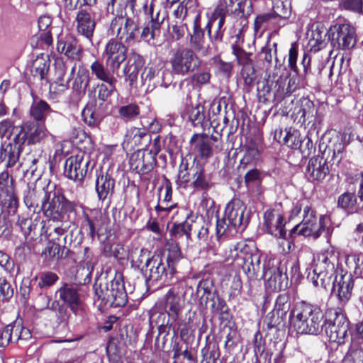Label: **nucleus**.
Masks as SVG:
<instances>
[{
	"mask_svg": "<svg viewBox=\"0 0 363 363\" xmlns=\"http://www.w3.org/2000/svg\"><path fill=\"white\" fill-rule=\"evenodd\" d=\"M301 141L300 133L295 129L289 128L283 137L284 144L292 149H298Z\"/></svg>",
	"mask_w": 363,
	"mask_h": 363,
	"instance_id": "obj_62",
	"label": "nucleus"
},
{
	"mask_svg": "<svg viewBox=\"0 0 363 363\" xmlns=\"http://www.w3.org/2000/svg\"><path fill=\"white\" fill-rule=\"evenodd\" d=\"M277 43L268 42L264 46L259 53L261 60H264L268 65H270L274 57L277 58Z\"/></svg>",
	"mask_w": 363,
	"mask_h": 363,
	"instance_id": "obj_61",
	"label": "nucleus"
},
{
	"mask_svg": "<svg viewBox=\"0 0 363 363\" xmlns=\"http://www.w3.org/2000/svg\"><path fill=\"white\" fill-rule=\"evenodd\" d=\"M318 131L316 128H311L308 131V134L304 138L301 139L298 149L305 156H309L315 150V143L318 140Z\"/></svg>",
	"mask_w": 363,
	"mask_h": 363,
	"instance_id": "obj_44",
	"label": "nucleus"
},
{
	"mask_svg": "<svg viewBox=\"0 0 363 363\" xmlns=\"http://www.w3.org/2000/svg\"><path fill=\"white\" fill-rule=\"evenodd\" d=\"M272 10L276 18L279 19L278 23L281 24L291 16V4L289 0H273Z\"/></svg>",
	"mask_w": 363,
	"mask_h": 363,
	"instance_id": "obj_48",
	"label": "nucleus"
},
{
	"mask_svg": "<svg viewBox=\"0 0 363 363\" xmlns=\"http://www.w3.org/2000/svg\"><path fill=\"white\" fill-rule=\"evenodd\" d=\"M289 320L298 333L318 335L323 331L325 315L319 306L301 301L294 305Z\"/></svg>",
	"mask_w": 363,
	"mask_h": 363,
	"instance_id": "obj_1",
	"label": "nucleus"
},
{
	"mask_svg": "<svg viewBox=\"0 0 363 363\" xmlns=\"http://www.w3.org/2000/svg\"><path fill=\"white\" fill-rule=\"evenodd\" d=\"M96 301L100 306L109 307H122L128 301L122 275L116 274L114 278L108 280L106 277L99 279L94 284Z\"/></svg>",
	"mask_w": 363,
	"mask_h": 363,
	"instance_id": "obj_5",
	"label": "nucleus"
},
{
	"mask_svg": "<svg viewBox=\"0 0 363 363\" xmlns=\"http://www.w3.org/2000/svg\"><path fill=\"white\" fill-rule=\"evenodd\" d=\"M313 274L308 275L313 284L327 289L330 286L332 277L342 269L339 264V254L333 247L317 254L314 257Z\"/></svg>",
	"mask_w": 363,
	"mask_h": 363,
	"instance_id": "obj_3",
	"label": "nucleus"
},
{
	"mask_svg": "<svg viewBox=\"0 0 363 363\" xmlns=\"http://www.w3.org/2000/svg\"><path fill=\"white\" fill-rule=\"evenodd\" d=\"M164 78V71L161 72L153 67H145L141 74L142 84L147 91H152L158 86L167 87L169 83L165 82Z\"/></svg>",
	"mask_w": 363,
	"mask_h": 363,
	"instance_id": "obj_26",
	"label": "nucleus"
},
{
	"mask_svg": "<svg viewBox=\"0 0 363 363\" xmlns=\"http://www.w3.org/2000/svg\"><path fill=\"white\" fill-rule=\"evenodd\" d=\"M107 67H105L104 64L99 60H95L91 63L90 69L91 74L96 77V79L104 82H112L117 81L114 77V73L118 69H114L111 65L107 64Z\"/></svg>",
	"mask_w": 363,
	"mask_h": 363,
	"instance_id": "obj_38",
	"label": "nucleus"
},
{
	"mask_svg": "<svg viewBox=\"0 0 363 363\" xmlns=\"http://www.w3.org/2000/svg\"><path fill=\"white\" fill-rule=\"evenodd\" d=\"M49 134L45 123L27 121L20 127L19 132L15 135V140L23 145H35L43 143Z\"/></svg>",
	"mask_w": 363,
	"mask_h": 363,
	"instance_id": "obj_12",
	"label": "nucleus"
},
{
	"mask_svg": "<svg viewBox=\"0 0 363 363\" xmlns=\"http://www.w3.org/2000/svg\"><path fill=\"white\" fill-rule=\"evenodd\" d=\"M315 113H316V109L313 102L308 99H303L297 112V114L300 116V121L302 120V123L310 121L314 117Z\"/></svg>",
	"mask_w": 363,
	"mask_h": 363,
	"instance_id": "obj_51",
	"label": "nucleus"
},
{
	"mask_svg": "<svg viewBox=\"0 0 363 363\" xmlns=\"http://www.w3.org/2000/svg\"><path fill=\"white\" fill-rule=\"evenodd\" d=\"M157 315V319L155 320L156 323L158 325V333L159 335H164V337H167L170 330H172L174 336L179 334V335L182 337L188 333L189 328L175 323V327L174 323L170 321V318H167L166 320V314L164 313H155L152 315V318Z\"/></svg>",
	"mask_w": 363,
	"mask_h": 363,
	"instance_id": "obj_32",
	"label": "nucleus"
},
{
	"mask_svg": "<svg viewBox=\"0 0 363 363\" xmlns=\"http://www.w3.org/2000/svg\"><path fill=\"white\" fill-rule=\"evenodd\" d=\"M324 220L323 216H320L318 220L315 212L306 203L303 206L302 221L295 225L290 233L305 237L312 236L315 239L318 238L325 229Z\"/></svg>",
	"mask_w": 363,
	"mask_h": 363,
	"instance_id": "obj_9",
	"label": "nucleus"
},
{
	"mask_svg": "<svg viewBox=\"0 0 363 363\" xmlns=\"http://www.w3.org/2000/svg\"><path fill=\"white\" fill-rule=\"evenodd\" d=\"M284 268L283 262L273 264L267 269L264 266L263 277L269 282L270 285H274L275 289L281 288L284 280H288V270L286 269V271H284Z\"/></svg>",
	"mask_w": 363,
	"mask_h": 363,
	"instance_id": "obj_36",
	"label": "nucleus"
},
{
	"mask_svg": "<svg viewBox=\"0 0 363 363\" xmlns=\"http://www.w3.org/2000/svg\"><path fill=\"white\" fill-rule=\"evenodd\" d=\"M131 21V18H124L123 16H116L111 21L110 30L113 35H116V40H125Z\"/></svg>",
	"mask_w": 363,
	"mask_h": 363,
	"instance_id": "obj_39",
	"label": "nucleus"
},
{
	"mask_svg": "<svg viewBox=\"0 0 363 363\" xmlns=\"http://www.w3.org/2000/svg\"><path fill=\"white\" fill-rule=\"evenodd\" d=\"M264 220L269 234L279 238L286 237V222L281 213L274 211H267L264 214Z\"/></svg>",
	"mask_w": 363,
	"mask_h": 363,
	"instance_id": "obj_23",
	"label": "nucleus"
},
{
	"mask_svg": "<svg viewBox=\"0 0 363 363\" xmlns=\"http://www.w3.org/2000/svg\"><path fill=\"white\" fill-rule=\"evenodd\" d=\"M57 50L73 60H79L82 56V48L76 38L71 35L58 38Z\"/></svg>",
	"mask_w": 363,
	"mask_h": 363,
	"instance_id": "obj_28",
	"label": "nucleus"
},
{
	"mask_svg": "<svg viewBox=\"0 0 363 363\" xmlns=\"http://www.w3.org/2000/svg\"><path fill=\"white\" fill-rule=\"evenodd\" d=\"M54 114L55 118H61L62 114L53 111L50 106L44 100L34 99L29 110L30 116L38 123H44L47 116Z\"/></svg>",
	"mask_w": 363,
	"mask_h": 363,
	"instance_id": "obj_34",
	"label": "nucleus"
},
{
	"mask_svg": "<svg viewBox=\"0 0 363 363\" xmlns=\"http://www.w3.org/2000/svg\"><path fill=\"white\" fill-rule=\"evenodd\" d=\"M127 57V61L123 68V73L125 80L130 87H133L137 82L139 72L143 67L145 61L143 57L134 49L130 50Z\"/></svg>",
	"mask_w": 363,
	"mask_h": 363,
	"instance_id": "obj_20",
	"label": "nucleus"
},
{
	"mask_svg": "<svg viewBox=\"0 0 363 363\" xmlns=\"http://www.w3.org/2000/svg\"><path fill=\"white\" fill-rule=\"evenodd\" d=\"M201 62V60L194 51L189 48H181L173 50L169 59L172 72L182 76H185L197 69Z\"/></svg>",
	"mask_w": 363,
	"mask_h": 363,
	"instance_id": "obj_7",
	"label": "nucleus"
},
{
	"mask_svg": "<svg viewBox=\"0 0 363 363\" xmlns=\"http://www.w3.org/2000/svg\"><path fill=\"white\" fill-rule=\"evenodd\" d=\"M250 220L246 206L238 199H233L225 206L223 218H217L216 235L218 242L223 236L233 235L239 230L242 231Z\"/></svg>",
	"mask_w": 363,
	"mask_h": 363,
	"instance_id": "obj_2",
	"label": "nucleus"
},
{
	"mask_svg": "<svg viewBox=\"0 0 363 363\" xmlns=\"http://www.w3.org/2000/svg\"><path fill=\"white\" fill-rule=\"evenodd\" d=\"M206 302H209V308L213 313L218 314L220 318L223 320H228L230 317L229 309L225 301L218 295V292L206 298Z\"/></svg>",
	"mask_w": 363,
	"mask_h": 363,
	"instance_id": "obj_40",
	"label": "nucleus"
},
{
	"mask_svg": "<svg viewBox=\"0 0 363 363\" xmlns=\"http://www.w3.org/2000/svg\"><path fill=\"white\" fill-rule=\"evenodd\" d=\"M233 54L235 56L238 63L242 66V67H245L247 66L253 65L252 60L251 59V52H247L242 48H240L238 45H233L232 46Z\"/></svg>",
	"mask_w": 363,
	"mask_h": 363,
	"instance_id": "obj_59",
	"label": "nucleus"
},
{
	"mask_svg": "<svg viewBox=\"0 0 363 363\" xmlns=\"http://www.w3.org/2000/svg\"><path fill=\"white\" fill-rule=\"evenodd\" d=\"M323 331L330 341L344 344L348 337L350 321L340 308H329L325 313Z\"/></svg>",
	"mask_w": 363,
	"mask_h": 363,
	"instance_id": "obj_6",
	"label": "nucleus"
},
{
	"mask_svg": "<svg viewBox=\"0 0 363 363\" xmlns=\"http://www.w3.org/2000/svg\"><path fill=\"white\" fill-rule=\"evenodd\" d=\"M232 252H235V256L238 260L244 261L245 258H249L259 252L253 241H240L233 246L231 250Z\"/></svg>",
	"mask_w": 363,
	"mask_h": 363,
	"instance_id": "obj_42",
	"label": "nucleus"
},
{
	"mask_svg": "<svg viewBox=\"0 0 363 363\" xmlns=\"http://www.w3.org/2000/svg\"><path fill=\"white\" fill-rule=\"evenodd\" d=\"M190 144L197 157L205 160L212 157L214 149L208 135L195 133L190 139Z\"/></svg>",
	"mask_w": 363,
	"mask_h": 363,
	"instance_id": "obj_33",
	"label": "nucleus"
},
{
	"mask_svg": "<svg viewBox=\"0 0 363 363\" xmlns=\"http://www.w3.org/2000/svg\"><path fill=\"white\" fill-rule=\"evenodd\" d=\"M226 15L223 14V11L220 9H215L212 13V21L216 23V28L213 35L211 36V45L217 48L218 44L222 43L223 40Z\"/></svg>",
	"mask_w": 363,
	"mask_h": 363,
	"instance_id": "obj_37",
	"label": "nucleus"
},
{
	"mask_svg": "<svg viewBox=\"0 0 363 363\" xmlns=\"http://www.w3.org/2000/svg\"><path fill=\"white\" fill-rule=\"evenodd\" d=\"M143 9L145 13L150 16V20L143 28L140 36L149 45H154V40L160 35L161 26L166 16H161L160 11L154 13L152 4L150 6L145 4Z\"/></svg>",
	"mask_w": 363,
	"mask_h": 363,
	"instance_id": "obj_13",
	"label": "nucleus"
},
{
	"mask_svg": "<svg viewBox=\"0 0 363 363\" xmlns=\"http://www.w3.org/2000/svg\"><path fill=\"white\" fill-rule=\"evenodd\" d=\"M156 157L152 151L138 149L130 158V167L140 175L150 173L156 164Z\"/></svg>",
	"mask_w": 363,
	"mask_h": 363,
	"instance_id": "obj_15",
	"label": "nucleus"
},
{
	"mask_svg": "<svg viewBox=\"0 0 363 363\" xmlns=\"http://www.w3.org/2000/svg\"><path fill=\"white\" fill-rule=\"evenodd\" d=\"M76 65L72 62H65L58 60L55 64V82L59 86L60 91H64L69 88V82L74 76Z\"/></svg>",
	"mask_w": 363,
	"mask_h": 363,
	"instance_id": "obj_25",
	"label": "nucleus"
},
{
	"mask_svg": "<svg viewBox=\"0 0 363 363\" xmlns=\"http://www.w3.org/2000/svg\"><path fill=\"white\" fill-rule=\"evenodd\" d=\"M59 306V303L54 300L46 294L40 293L35 300V307L40 311L49 309L50 311H56Z\"/></svg>",
	"mask_w": 363,
	"mask_h": 363,
	"instance_id": "obj_53",
	"label": "nucleus"
},
{
	"mask_svg": "<svg viewBox=\"0 0 363 363\" xmlns=\"http://www.w3.org/2000/svg\"><path fill=\"white\" fill-rule=\"evenodd\" d=\"M77 31L92 43V38L96 28V21L86 9H81L76 16Z\"/></svg>",
	"mask_w": 363,
	"mask_h": 363,
	"instance_id": "obj_29",
	"label": "nucleus"
},
{
	"mask_svg": "<svg viewBox=\"0 0 363 363\" xmlns=\"http://www.w3.org/2000/svg\"><path fill=\"white\" fill-rule=\"evenodd\" d=\"M345 363H363V349L357 344H352L345 356Z\"/></svg>",
	"mask_w": 363,
	"mask_h": 363,
	"instance_id": "obj_57",
	"label": "nucleus"
},
{
	"mask_svg": "<svg viewBox=\"0 0 363 363\" xmlns=\"http://www.w3.org/2000/svg\"><path fill=\"white\" fill-rule=\"evenodd\" d=\"M143 274L147 283L155 281H164L167 277L169 267L167 268L162 257L159 255H155L148 259L145 262Z\"/></svg>",
	"mask_w": 363,
	"mask_h": 363,
	"instance_id": "obj_17",
	"label": "nucleus"
},
{
	"mask_svg": "<svg viewBox=\"0 0 363 363\" xmlns=\"http://www.w3.org/2000/svg\"><path fill=\"white\" fill-rule=\"evenodd\" d=\"M23 200L26 206L30 209L33 208V211L40 207L46 217L57 218L58 211L62 209V203L67 199L60 191L55 189H50L48 186L29 189L24 196Z\"/></svg>",
	"mask_w": 363,
	"mask_h": 363,
	"instance_id": "obj_4",
	"label": "nucleus"
},
{
	"mask_svg": "<svg viewBox=\"0 0 363 363\" xmlns=\"http://www.w3.org/2000/svg\"><path fill=\"white\" fill-rule=\"evenodd\" d=\"M89 164V161L84 160L82 155L71 156L65 162L64 174L66 177L81 184L88 171Z\"/></svg>",
	"mask_w": 363,
	"mask_h": 363,
	"instance_id": "obj_18",
	"label": "nucleus"
},
{
	"mask_svg": "<svg viewBox=\"0 0 363 363\" xmlns=\"http://www.w3.org/2000/svg\"><path fill=\"white\" fill-rule=\"evenodd\" d=\"M151 142V137L145 128L132 126L126 130L123 143V147L134 149L147 147Z\"/></svg>",
	"mask_w": 363,
	"mask_h": 363,
	"instance_id": "obj_21",
	"label": "nucleus"
},
{
	"mask_svg": "<svg viewBox=\"0 0 363 363\" xmlns=\"http://www.w3.org/2000/svg\"><path fill=\"white\" fill-rule=\"evenodd\" d=\"M62 204V209L58 211V218L47 217L48 219L47 225L45 227V233L48 236L57 239L59 242H60V238L64 237L68 228L72 227L71 222L64 221L65 216L67 215L69 218L70 214L76 213V204L74 202L67 199Z\"/></svg>",
	"mask_w": 363,
	"mask_h": 363,
	"instance_id": "obj_8",
	"label": "nucleus"
},
{
	"mask_svg": "<svg viewBox=\"0 0 363 363\" xmlns=\"http://www.w3.org/2000/svg\"><path fill=\"white\" fill-rule=\"evenodd\" d=\"M118 116L128 123L136 120L140 114V108L135 103L121 106L118 110Z\"/></svg>",
	"mask_w": 363,
	"mask_h": 363,
	"instance_id": "obj_49",
	"label": "nucleus"
},
{
	"mask_svg": "<svg viewBox=\"0 0 363 363\" xmlns=\"http://www.w3.org/2000/svg\"><path fill=\"white\" fill-rule=\"evenodd\" d=\"M167 264L169 267V274L172 275L176 272V264L182 259V252L178 245L173 242L167 244Z\"/></svg>",
	"mask_w": 363,
	"mask_h": 363,
	"instance_id": "obj_47",
	"label": "nucleus"
},
{
	"mask_svg": "<svg viewBox=\"0 0 363 363\" xmlns=\"http://www.w3.org/2000/svg\"><path fill=\"white\" fill-rule=\"evenodd\" d=\"M189 44L191 50L202 55H208L216 49L213 45H205L204 31L200 26V16H196L194 21L193 32L189 33Z\"/></svg>",
	"mask_w": 363,
	"mask_h": 363,
	"instance_id": "obj_22",
	"label": "nucleus"
},
{
	"mask_svg": "<svg viewBox=\"0 0 363 363\" xmlns=\"http://www.w3.org/2000/svg\"><path fill=\"white\" fill-rule=\"evenodd\" d=\"M216 292L217 291L214 287V284L212 279H204L199 281L196 288V294L198 296L201 297V298L203 299L205 298L206 300V298L213 296V294Z\"/></svg>",
	"mask_w": 363,
	"mask_h": 363,
	"instance_id": "obj_54",
	"label": "nucleus"
},
{
	"mask_svg": "<svg viewBox=\"0 0 363 363\" xmlns=\"http://www.w3.org/2000/svg\"><path fill=\"white\" fill-rule=\"evenodd\" d=\"M241 151L243 152V156L240 161L239 169L245 170L257 164L260 155L257 145L255 141L252 140L247 141L242 147Z\"/></svg>",
	"mask_w": 363,
	"mask_h": 363,
	"instance_id": "obj_35",
	"label": "nucleus"
},
{
	"mask_svg": "<svg viewBox=\"0 0 363 363\" xmlns=\"http://www.w3.org/2000/svg\"><path fill=\"white\" fill-rule=\"evenodd\" d=\"M345 262L354 273L363 278V256L352 255L346 258Z\"/></svg>",
	"mask_w": 363,
	"mask_h": 363,
	"instance_id": "obj_64",
	"label": "nucleus"
},
{
	"mask_svg": "<svg viewBox=\"0 0 363 363\" xmlns=\"http://www.w3.org/2000/svg\"><path fill=\"white\" fill-rule=\"evenodd\" d=\"M50 61L43 56H38L33 62L30 73L34 78L40 80L45 79L48 72Z\"/></svg>",
	"mask_w": 363,
	"mask_h": 363,
	"instance_id": "obj_45",
	"label": "nucleus"
},
{
	"mask_svg": "<svg viewBox=\"0 0 363 363\" xmlns=\"http://www.w3.org/2000/svg\"><path fill=\"white\" fill-rule=\"evenodd\" d=\"M284 270H288V279L290 278L291 281H298L300 279L301 274L300 272L299 261L297 259L286 260L283 262Z\"/></svg>",
	"mask_w": 363,
	"mask_h": 363,
	"instance_id": "obj_60",
	"label": "nucleus"
},
{
	"mask_svg": "<svg viewBox=\"0 0 363 363\" xmlns=\"http://www.w3.org/2000/svg\"><path fill=\"white\" fill-rule=\"evenodd\" d=\"M115 179L108 172H101L97 175L95 182V189L97 197L100 201L108 207L111 202V198L114 194Z\"/></svg>",
	"mask_w": 363,
	"mask_h": 363,
	"instance_id": "obj_19",
	"label": "nucleus"
},
{
	"mask_svg": "<svg viewBox=\"0 0 363 363\" xmlns=\"http://www.w3.org/2000/svg\"><path fill=\"white\" fill-rule=\"evenodd\" d=\"M128 48L123 43L116 38L110 39L106 44L103 55L106 64L114 69H118L122 62L127 58Z\"/></svg>",
	"mask_w": 363,
	"mask_h": 363,
	"instance_id": "obj_14",
	"label": "nucleus"
},
{
	"mask_svg": "<svg viewBox=\"0 0 363 363\" xmlns=\"http://www.w3.org/2000/svg\"><path fill=\"white\" fill-rule=\"evenodd\" d=\"M260 258L261 255L258 252L249 258H245V259L242 262V269L248 278H257L258 273L262 269Z\"/></svg>",
	"mask_w": 363,
	"mask_h": 363,
	"instance_id": "obj_43",
	"label": "nucleus"
},
{
	"mask_svg": "<svg viewBox=\"0 0 363 363\" xmlns=\"http://www.w3.org/2000/svg\"><path fill=\"white\" fill-rule=\"evenodd\" d=\"M23 144L17 143L15 137L12 142L1 144L0 149L1 161L5 162L7 167H13L16 164H18V166H22L23 162H19V157L23 149Z\"/></svg>",
	"mask_w": 363,
	"mask_h": 363,
	"instance_id": "obj_24",
	"label": "nucleus"
},
{
	"mask_svg": "<svg viewBox=\"0 0 363 363\" xmlns=\"http://www.w3.org/2000/svg\"><path fill=\"white\" fill-rule=\"evenodd\" d=\"M56 294L60 298L67 303L70 310L74 313L78 314L81 311V300L77 289L71 284H64L59 288Z\"/></svg>",
	"mask_w": 363,
	"mask_h": 363,
	"instance_id": "obj_30",
	"label": "nucleus"
},
{
	"mask_svg": "<svg viewBox=\"0 0 363 363\" xmlns=\"http://www.w3.org/2000/svg\"><path fill=\"white\" fill-rule=\"evenodd\" d=\"M187 115L189 121L195 127H203L206 121L205 107L201 104L189 108Z\"/></svg>",
	"mask_w": 363,
	"mask_h": 363,
	"instance_id": "obj_50",
	"label": "nucleus"
},
{
	"mask_svg": "<svg viewBox=\"0 0 363 363\" xmlns=\"http://www.w3.org/2000/svg\"><path fill=\"white\" fill-rule=\"evenodd\" d=\"M291 308V300L286 293L279 294L276 300L273 310L277 313L287 318L288 313Z\"/></svg>",
	"mask_w": 363,
	"mask_h": 363,
	"instance_id": "obj_55",
	"label": "nucleus"
},
{
	"mask_svg": "<svg viewBox=\"0 0 363 363\" xmlns=\"http://www.w3.org/2000/svg\"><path fill=\"white\" fill-rule=\"evenodd\" d=\"M286 320V317L281 315L275 311L269 312L266 316V324L268 328H274L276 327L284 326Z\"/></svg>",
	"mask_w": 363,
	"mask_h": 363,
	"instance_id": "obj_63",
	"label": "nucleus"
},
{
	"mask_svg": "<svg viewBox=\"0 0 363 363\" xmlns=\"http://www.w3.org/2000/svg\"><path fill=\"white\" fill-rule=\"evenodd\" d=\"M164 310L170 321L175 323L183 325L187 328L189 327L190 318H186V315H184L185 308L184 298L176 292L174 289H169L164 296Z\"/></svg>",
	"mask_w": 363,
	"mask_h": 363,
	"instance_id": "obj_10",
	"label": "nucleus"
},
{
	"mask_svg": "<svg viewBox=\"0 0 363 363\" xmlns=\"http://www.w3.org/2000/svg\"><path fill=\"white\" fill-rule=\"evenodd\" d=\"M352 192L346 191L342 194L337 199V206L344 210H352L357 203L355 188H351Z\"/></svg>",
	"mask_w": 363,
	"mask_h": 363,
	"instance_id": "obj_52",
	"label": "nucleus"
},
{
	"mask_svg": "<svg viewBox=\"0 0 363 363\" xmlns=\"http://www.w3.org/2000/svg\"><path fill=\"white\" fill-rule=\"evenodd\" d=\"M191 167H189L188 162L186 160L182 159L179 167V172L176 183L179 186H182L188 184L192 180Z\"/></svg>",
	"mask_w": 363,
	"mask_h": 363,
	"instance_id": "obj_56",
	"label": "nucleus"
},
{
	"mask_svg": "<svg viewBox=\"0 0 363 363\" xmlns=\"http://www.w3.org/2000/svg\"><path fill=\"white\" fill-rule=\"evenodd\" d=\"M117 81H113L111 82H105L98 84L96 86L97 89V99L103 102L108 100V98L116 91V84Z\"/></svg>",
	"mask_w": 363,
	"mask_h": 363,
	"instance_id": "obj_58",
	"label": "nucleus"
},
{
	"mask_svg": "<svg viewBox=\"0 0 363 363\" xmlns=\"http://www.w3.org/2000/svg\"><path fill=\"white\" fill-rule=\"evenodd\" d=\"M328 36L333 50H350L356 44L355 30L349 24L335 25L330 28Z\"/></svg>",
	"mask_w": 363,
	"mask_h": 363,
	"instance_id": "obj_11",
	"label": "nucleus"
},
{
	"mask_svg": "<svg viewBox=\"0 0 363 363\" xmlns=\"http://www.w3.org/2000/svg\"><path fill=\"white\" fill-rule=\"evenodd\" d=\"M197 223H194L193 218H187L185 221L180 223H174L169 230L171 236L179 238L185 235L187 240L191 239V232L196 229Z\"/></svg>",
	"mask_w": 363,
	"mask_h": 363,
	"instance_id": "obj_41",
	"label": "nucleus"
},
{
	"mask_svg": "<svg viewBox=\"0 0 363 363\" xmlns=\"http://www.w3.org/2000/svg\"><path fill=\"white\" fill-rule=\"evenodd\" d=\"M192 183L191 186L199 191H208L212 186L211 177L206 171L203 164L200 162H194L191 166Z\"/></svg>",
	"mask_w": 363,
	"mask_h": 363,
	"instance_id": "obj_27",
	"label": "nucleus"
},
{
	"mask_svg": "<svg viewBox=\"0 0 363 363\" xmlns=\"http://www.w3.org/2000/svg\"><path fill=\"white\" fill-rule=\"evenodd\" d=\"M332 292L337 295L342 303H346L350 298L354 286V280L351 273L340 270L332 277Z\"/></svg>",
	"mask_w": 363,
	"mask_h": 363,
	"instance_id": "obj_16",
	"label": "nucleus"
},
{
	"mask_svg": "<svg viewBox=\"0 0 363 363\" xmlns=\"http://www.w3.org/2000/svg\"><path fill=\"white\" fill-rule=\"evenodd\" d=\"M89 81L90 74L89 70L84 67H79L72 84V89L79 95L84 94Z\"/></svg>",
	"mask_w": 363,
	"mask_h": 363,
	"instance_id": "obj_46",
	"label": "nucleus"
},
{
	"mask_svg": "<svg viewBox=\"0 0 363 363\" xmlns=\"http://www.w3.org/2000/svg\"><path fill=\"white\" fill-rule=\"evenodd\" d=\"M306 173L312 180L323 181L329 174L327 160L320 156L311 158L306 167Z\"/></svg>",
	"mask_w": 363,
	"mask_h": 363,
	"instance_id": "obj_31",
	"label": "nucleus"
}]
</instances>
